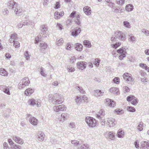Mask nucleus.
<instances>
[{
    "label": "nucleus",
    "instance_id": "nucleus-8",
    "mask_svg": "<svg viewBox=\"0 0 149 149\" xmlns=\"http://www.w3.org/2000/svg\"><path fill=\"white\" fill-rule=\"evenodd\" d=\"M11 86L0 85V90L3 91L4 93L9 95L10 94V90L11 89Z\"/></svg>",
    "mask_w": 149,
    "mask_h": 149
},
{
    "label": "nucleus",
    "instance_id": "nucleus-6",
    "mask_svg": "<svg viewBox=\"0 0 149 149\" xmlns=\"http://www.w3.org/2000/svg\"><path fill=\"white\" fill-rule=\"evenodd\" d=\"M27 118H29V122L34 126H36L38 123V120L35 117L33 116L31 114L27 115Z\"/></svg>",
    "mask_w": 149,
    "mask_h": 149
},
{
    "label": "nucleus",
    "instance_id": "nucleus-42",
    "mask_svg": "<svg viewBox=\"0 0 149 149\" xmlns=\"http://www.w3.org/2000/svg\"><path fill=\"white\" fill-rule=\"evenodd\" d=\"M63 42L64 41L63 39L62 38H61L56 41V45L59 46H61Z\"/></svg>",
    "mask_w": 149,
    "mask_h": 149
},
{
    "label": "nucleus",
    "instance_id": "nucleus-55",
    "mask_svg": "<svg viewBox=\"0 0 149 149\" xmlns=\"http://www.w3.org/2000/svg\"><path fill=\"white\" fill-rule=\"evenodd\" d=\"M147 79L145 77L141 78V81L143 84H146L147 82Z\"/></svg>",
    "mask_w": 149,
    "mask_h": 149
},
{
    "label": "nucleus",
    "instance_id": "nucleus-26",
    "mask_svg": "<svg viewBox=\"0 0 149 149\" xmlns=\"http://www.w3.org/2000/svg\"><path fill=\"white\" fill-rule=\"evenodd\" d=\"M34 90L32 88H28L25 91V94L27 96H29L34 92Z\"/></svg>",
    "mask_w": 149,
    "mask_h": 149
},
{
    "label": "nucleus",
    "instance_id": "nucleus-46",
    "mask_svg": "<svg viewBox=\"0 0 149 149\" xmlns=\"http://www.w3.org/2000/svg\"><path fill=\"white\" fill-rule=\"evenodd\" d=\"M106 5L109 6V7L114 9L115 6V3H114L111 1L108 4H106Z\"/></svg>",
    "mask_w": 149,
    "mask_h": 149
},
{
    "label": "nucleus",
    "instance_id": "nucleus-32",
    "mask_svg": "<svg viewBox=\"0 0 149 149\" xmlns=\"http://www.w3.org/2000/svg\"><path fill=\"white\" fill-rule=\"evenodd\" d=\"M80 15L77 14L75 15V22L78 25H80L81 23L80 21Z\"/></svg>",
    "mask_w": 149,
    "mask_h": 149
},
{
    "label": "nucleus",
    "instance_id": "nucleus-10",
    "mask_svg": "<svg viewBox=\"0 0 149 149\" xmlns=\"http://www.w3.org/2000/svg\"><path fill=\"white\" fill-rule=\"evenodd\" d=\"M29 102L31 105H36L38 107H40L41 106L40 100H38L33 98L29 100Z\"/></svg>",
    "mask_w": 149,
    "mask_h": 149
},
{
    "label": "nucleus",
    "instance_id": "nucleus-23",
    "mask_svg": "<svg viewBox=\"0 0 149 149\" xmlns=\"http://www.w3.org/2000/svg\"><path fill=\"white\" fill-rule=\"evenodd\" d=\"M64 12H61L60 13L58 12H56L54 14V17L56 19H58L64 15Z\"/></svg>",
    "mask_w": 149,
    "mask_h": 149
},
{
    "label": "nucleus",
    "instance_id": "nucleus-11",
    "mask_svg": "<svg viewBox=\"0 0 149 149\" xmlns=\"http://www.w3.org/2000/svg\"><path fill=\"white\" fill-rule=\"evenodd\" d=\"M116 124V122L115 121V119L113 118H109L107 121V125L109 127H113Z\"/></svg>",
    "mask_w": 149,
    "mask_h": 149
},
{
    "label": "nucleus",
    "instance_id": "nucleus-17",
    "mask_svg": "<svg viewBox=\"0 0 149 149\" xmlns=\"http://www.w3.org/2000/svg\"><path fill=\"white\" fill-rule=\"evenodd\" d=\"M106 103L109 107H113L115 106V102L112 100L109 99L105 100Z\"/></svg>",
    "mask_w": 149,
    "mask_h": 149
},
{
    "label": "nucleus",
    "instance_id": "nucleus-53",
    "mask_svg": "<svg viewBox=\"0 0 149 149\" xmlns=\"http://www.w3.org/2000/svg\"><path fill=\"white\" fill-rule=\"evenodd\" d=\"M100 62V59L96 58L95 59L94 63L96 66H98L99 65Z\"/></svg>",
    "mask_w": 149,
    "mask_h": 149
},
{
    "label": "nucleus",
    "instance_id": "nucleus-59",
    "mask_svg": "<svg viewBox=\"0 0 149 149\" xmlns=\"http://www.w3.org/2000/svg\"><path fill=\"white\" fill-rule=\"evenodd\" d=\"M115 111L116 113L119 114L122 113L123 112V110L120 109H116L115 110Z\"/></svg>",
    "mask_w": 149,
    "mask_h": 149
},
{
    "label": "nucleus",
    "instance_id": "nucleus-1",
    "mask_svg": "<svg viewBox=\"0 0 149 149\" xmlns=\"http://www.w3.org/2000/svg\"><path fill=\"white\" fill-rule=\"evenodd\" d=\"M30 81L28 77H25L22 79L18 84V88L23 89L30 84Z\"/></svg>",
    "mask_w": 149,
    "mask_h": 149
},
{
    "label": "nucleus",
    "instance_id": "nucleus-21",
    "mask_svg": "<svg viewBox=\"0 0 149 149\" xmlns=\"http://www.w3.org/2000/svg\"><path fill=\"white\" fill-rule=\"evenodd\" d=\"M22 10L21 8L18 5L16 6V7H15L14 12L17 16L20 15V14L22 13Z\"/></svg>",
    "mask_w": 149,
    "mask_h": 149
},
{
    "label": "nucleus",
    "instance_id": "nucleus-9",
    "mask_svg": "<svg viewBox=\"0 0 149 149\" xmlns=\"http://www.w3.org/2000/svg\"><path fill=\"white\" fill-rule=\"evenodd\" d=\"M57 96H59V97H56V99H53L52 101V102L54 104H61L63 102V100H62L61 98V97L60 96V95L58 94H55L54 95V97H56Z\"/></svg>",
    "mask_w": 149,
    "mask_h": 149
},
{
    "label": "nucleus",
    "instance_id": "nucleus-51",
    "mask_svg": "<svg viewBox=\"0 0 149 149\" xmlns=\"http://www.w3.org/2000/svg\"><path fill=\"white\" fill-rule=\"evenodd\" d=\"M26 20L24 21H22V22H23L24 26L30 24V21H29V20L27 18H26Z\"/></svg>",
    "mask_w": 149,
    "mask_h": 149
},
{
    "label": "nucleus",
    "instance_id": "nucleus-33",
    "mask_svg": "<svg viewBox=\"0 0 149 149\" xmlns=\"http://www.w3.org/2000/svg\"><path fill=\"white\" fill-rule=\"evenodd\" d=\"M77 149H90L89 145L87 144H84L78 147Z\"/></svg>",
    "mask_w": 149,
    "mask_h": 149
},
{
    "label": "nucleus",
    "instance_id": "nucleus-30",
    "mask_svg": "<svg viewBox=\"0 0 149 149\" xmlns=\"http://www.w3.org/2000/svg\"><path fill=\"white\" fill-rule=\"evenodd\" d=\"M0 74L3 76H7L8 75V72L3 68H0Z\"/></svg>",
    "mask_w": 149,
    "mask_h": 149
},
{
    "label": "nucleus",
    "instance_id": "nucleus-2",
    "mask_svg": "<svg viewBox=\"0 0 149 149\" xmlns=\"http://www.w3.org/2000/svg\"><path fill=\"white\" fill-rule=\"evenodd\" d=\"M85 121L88 125L90 127H93L96 125V120L92 117L87 116L85 118Z\"/></svg>",
    "mask_w": 149,
    "mask_h": 149
},
{
    "label": "nucleus",
    "instance_id": "nucleus-3",
    "mask_svg": "<svg viewBox=\"0 0 149 149\" xmlns=\"http://www.w3.org/2000/svg\"><path fill=\"white\" fill-rule=\"evenodd\" d=\"M114 36L116 38L120 40L124 41L126 39V35L123 32L119 31H116L114 33Z\"/></svg>",
    "mask_w": 149,
    "mask_h": 149
},
{
    "label": "nucleus",
    "instance_id": "nucleus-12",
    "mask_svg": "<svg viewBox=\"0 0 149 149\" xmlns=\"http://www.w3.org/2000/svg\"><path fill=\"white\" fill-rule=\"evenodd\" d=\"M123 77L124 79L127 81H133L134 80L132 74L128 73H125L123 75Z\"/></svg>",
    "mask_w": 149,
    "mask_h": 149
},
{
    "label": "nucleus",
    "instance_id": "nucleus-49",
    "mask_svg": "<svg viewBox=\"0 0 149 149\" xmlns=\"http://www.w3.org/2000/svg\"><path fill=\"white\" fill-rule=\"evenodd\" d=\"M141 31L147 36H149V31L145 29H143L141 30Z\"/></svg>",
    "mask_w": 149,
    "mask_h": 149
},
{
    "label": "nucleus",
    "instance_id": "nucleus-60",
    "mask_svg": "<svg viewBox=\"0 0 149 149\" xmlns=\"http://www.w3.org/2000/svg\"><path fill=\"white\" fill-rule=\"evenodd\" d=\"M69 127L72 129L75 128V125L74 123H70Z\"/></svg>",
    "mask_w": 149,
    "mask_h": 149
},
{
    "label": "nucleus",
    "instance_id": "nucleus-56",
    "mask_svg": "<svg viewBox=\"0 0 149 149\" xmlns=\"http://www.w3.org/2000/svg\"><path fill=\"white\" fill-rule=\"evenodd\" d=\"M2 13L4 15H7L8 14L9 11L7 9L5 8L2 11Z\"/></svg>",
    "mask_w": 149,
    "mask_h": 149
},
{
    "label": "nucleus",
    "instance_id": "nucleus-62",
    "mask_svg": "<svg viewBox=\"0 0 149 149\" xmlns=\"http://www.w3.org/2000/svg\"><path fill=\"white\" fill-rule=\"evenodd\" d=\"M24 26L23 22H21L19 23L17 26V27L18 28H22V27Z\"/></svg>",
    "mask_w": 149,
    "mask_h": 149
},
{
    "label": "nucleus",
    "instance_id": "nucleus-40",
    "mask_svg": "<svg viewBox=\"0 0 149 149\" xmlns=\"http://www.w3.org/2000/svg\"><path fill=\"white\" fill-rule=\"evenodd\" d=\"M143 123L141 122L139 123V125L138 126L137 129L139 131H141L143 129Z\"/></svg>",
    "mask_w": 149,
    "mask_h": 149
},
{
    "label": "nucleus",
    "instance_id": "nucleus-25",
    "mask_svg": "<svg viewBox=\"0 0 149 149\" xmlns=\"http://www.w3.org/2000/svg\"><path fill=\"white\" fill-rule=\"evenodd\" d=\"M125 10L128 12H131L134 9V6L132 4H128L126 5L125 8Z\"/></svg>",
    "mask_w": 149,
    "mask_h": 149
},
{
    "label": "nucleus",
    "instance_id": "nucleus-19",
    "mask_svg": "<svg viewBox=\"0 0 149 149\" xmlns=\"http://www.w3.org/2000/svg\"><path fill=\"white\" fill-rule=\"evenodd\" d=\"M40 46L41 52L42 53H45L44 50L46 49L47 47V44L45 42L41 43L40 44Z\"/></svg>",
    "mask_w": 149,
    "mask_h": 149
},
{
    "label": "nucleus",
    "instance_id": "nucleus-47",
    "mask_svg": "<svg viewBox=\"0 0 149 149\" xmlns=\"http://www.w3.org/2000/svg\"><path fill=\"white\" fill-rule=\"evenodd\" d=\"M135 98V97L133 95H130L127 98V100L128 101H130L133 100Z\"/></svg>",
    "mask_w": 149,
    "mask_h": 149
},
{
    "label": "nucleus",
    "instance_id": "nucleus-22",
    "mask_svg": "<svg viewBox=\"0 0 149 149\" xmlns=\"http://www.w3.org/2000/svg\"><path fill=\"white\" fill-rule=\"evenodd\" d=\"M16 6H17V3L14 1H11L8 3V6L10 9H13Z\"/></svg>",
    "mask_w": 149,
    "mask_h": 149
},
{
    "label": "nucleus",
    "instance_id": "nucleus-50",
    "mask_svg": "<svg viewBox=\"0 0 149 149\" xmlns=\"http://www.w3.org/2000/svg\"><path fill=\"white\" fill-rule=\"evenodd\" d=\"M25 57L26 60H28L30 56V55L29 53V52L26 51L25 53Z\"/></svg>",
    "mask_w": 149,
    "mask_h": 149
},
{
    "label": "nucleus",
    "instance_id": "nucleus-24",
    "mask_svg": "<svg viewBox=\"0 0 149 149\" xmlns=\"http://www.w3.org/2000/svg\"><path fill=\"white\" fill-rule=\"evenodd\" d=\"M94 95L96 97L101 96L104 95V92L100 90H96L94 91Z\"/></svg>",
    "mask_w": 149,
    "mask_h": 149
},
{
    "label": "nucleus",
    "instance_id": "nucleus-44",
    "mask_svg": "<svg viewBox=\"0 0 149 149\" xmlns=\"http://www.w3.org/2000/svg\"><path fill=\"white\" fill-rule=\"evenodd\" d=\"M112 81L114 83L119 84L120 83V78L118 77H116L113 79Z\"/></svg>",
    "mask_w": 149,
    "mask_h": 149
},
{
    "label": "nucleus",
    "instance_id": "nucleus-20",
    "mask_svg": "<svg viewBox=\"0 0 149 149\" xmlns=\"http://www.w3.org/2000/svg\"><path fill=\"white\" fill-rule=\"evenodd\" d=\"M109 91L111 93L115 94L118 95L119 94V89L118 88L116 87H112L109 89Z\"/></svg>",
    "mask_w": 149,
    "mask_h": 149
},
{
    "label": "nucleus",
    "instance_id": "nucleus-35",
    "mask_svg": "<svg viewBox=\"0 0 149 149\" xmlns=\"http://www.w3.org/2000/svg\"><path fill=\"white\" fill-rule=\"evenodd\" d=\"M124 132L123 130H119L117 132V136L119 138L123 137L124 136Z\"/></svg>",
    "mask_w": 149,
    "mask_h": 149
},
{
    "label": "nucleus",
    "instance_id": "nucleus-63",
    "mask_svg": "<svg viewBox=\"0 0 149 149\" xmlns=\"http://www.w3.org/2000/svg\"><path fill=\"white\" fill-rule=\"evenodd\" d=\"M129 36V39L130 41L133 42L135 40V38L134 36L132 35L131 36Z\"/></svg>",
    "mask_w": 149,
    "mask_h": 149
},
{
    "label": "nucleus",
    "instance_id": "nucleus-43",
    "mask_svg": "<svg viewBox=\"0 0 149 149\" xmlns=\"http://www.w3.org/2000/svg\"><path fill=\"white\" fill-rule=\"evenodd\" d=\"M75 101L77 104H80L81 102L82 99L81 97L77 96L75 99Z\"/></svg>",
    "mask_w": 149,
    "mask_h": 149
},
{
    "label": "nucleus",
    "instance_id": "nucleus-52",
    "mask_svg": "<svg viewBox=\"0 0 149 149\" xmlns=\"http://www.w3.org/2000/svg\"><path fill=\"white\" fill-rule=\"evenodd\" d=\"M134 145L136 148L139 149V141L138 140H136L135 141L134 143Z\"/></svg>",
    "mask_w": 149,
    "mask_h": 149
},
{
    "label": "nucleus",
    "instance_id": "nucleus-4",
    "mask_svg": "<svg viewBox=\"0 0 149 149\" xmlns=\"http://www.w3.org/2000/svg\"><path fill=\"white\" fill-rule=\"evenodd\" d=\"M117 52L121 54L119 56V58L121 60H122L126 56L127 54L126 49L124 47H122L117 50Z\"/></svg>",
    "mask_w": 149,
    "mask_h": 149
},
{
    "label": "nucleus",
    "instance_id": "nucleus-64",
    "mask_svg": "<svg viewBox=\"0 0 149 149\" xmlns=\"http://www.w3.org/2000/svg\"><path fill=\"white\" fill-rule=\"evenodd\" d=\"M3 146L4 149H9L8 143L6 142H5L3 143Z\"/></svg>",
    "mask_w": 149,
    "mask_h": 149
},
{
    "label": "nucleus",
    "instance_id": "nucleus-34",
    "mask_svg": "<svg viewBox=\"0 0 149 149\" xmlns=\"http://www.w3.org/2000/svg\"><path fill=\"white\" fill-rule=\"evenodd\" d=\"M61 117L64 120H66L69 117V114L66 113H64L61 114Z\"/></svg>",
    "mask_w": 149,
    "mask_h": 149
},
{
    "label": "nucleus",
    "instance_id": "nucleus-16",
    "mask_svg": "<svg viewBox=\"0 0 149 149\" xmlns=\"http://www.w3.org/2000/svg\"><path fill=\"white\" fill-rule=\"evenodd\" d=\"M81 31V29L78 27L73 30L71 32V35L74 37L77 36L80 33Z\"/></svg>",
    "mask_w": 149,
    "mask_h": 149
},
{
    "label": "nucleus",
    "instance_id": "nucleus-28",
    "mask_svg": "<svg viewBox=\"0 0 149 149\" xmlns=\"http://www.w3.org/2000/svg\"><path fill=\"white\" fill-rule=\"evenodd\" d=\"M146 141H143L141 143L140 149H148Z\"/></svg>",
    "mask_w": 149,
    "mask_h": 149
},
{
    "label": "nucleus",
    "instance_id": "nucleus-15",
    "mask_svg": "<svg viewBox=\"0 0 149 149\" xmlns=\"http://www.w3.org/2000/svg\"><path fill=\"white\" fill-rule=\"evenodd\" d=\"M78 68L82 70L85 69L86 66V63L84 61H81L77 63Z\"/></svg>",
    "mask_w": 149,
    "mask_h": 149
},
{
    "label": "nucleus",
    "instance_id": "nucleus-37",
    "mask_svg": "<svg viewBox=\"0 0 149 149\" xmlns=\"http://www.w3.org/2000/svg\"><path fill=\"white\" fill-rule=\"evenodd\" d=\"M40 74L43 77H46L47 74L45 73V69L42 67H41L40 69Z\"/></svg>",
    "mask_w": 149,
    "mask_h": 149
},
{
    "label": "nucleus",
    "instance_id": "nucleus-13",
    "mask_svg": "<svg viewBox=\"0 0 149 149\" xmlns=\"http://www.w3.org/2000/svg\"><path fill=\"white\" fill-rule=\"evenodd\" d=\"M12 139L17 143L20 145H22L24 143L23 139L18 136H13Z\"/></svg>",
    "mask_w": 149,
    "mask_h": 149
},
{
    "label": "nucleus",
    "instance_id": "nucleus-29",
    "mask_svg": "<svg viewBox=\"0 0 149 149\" xmlns=\"http://www.w3.org/2000/svg\"><path fill=\"white\" fill-rule=\"evenodd\" d=\"M45 135L42 132L39 133L38 135V139L40 141H42L44 140Z\"/></svg>",
    "mask_w": 149,
    "mask_h": 149
},
{
    "label": "nucleus",
    "instance_id": "nucleus-18",
    "mask_svg": "<svg viewBox=\"0 0 149 149\" xmlns=\"http://www.w3.org/2000/svg\"><path fill=\"white\" fill-rule=\"evenodd\" d=\"M83 11L84 13L87 15H90L91 13V10L89 7L86 6L83 8Z\"/></svg>",
    "mask_w": 149,
    "mask_h": 149
},
{
    "label": "nucleus",
    "instance_id": "nucleus-48",
    "mask_svg": "<svg viewBox=\"0 0 149 149\" xmlns=\"http://www.w3.org/2000/svg\"><path fill=\"white\" fill-rule=\"evenodd\" d=\"M20 43L19 42L15 41L14 42L13 46L15 47L18 48L19 47Z\"/></svg>",
    "mask_w": 149,
    "mask_h": 149
},
{
    "label": "nucleus",
    "instance_id": "nucleus-58",
    "mask_svg": "<svg viewBox=\"0 0 149 149\" xmlns=\"http://www.w3.org/2000/svg\"><path fill=\"white\" fill-rule=\"evenodd\" d=\"M10 38H11L13 40L15 41L17 38V34L16 33H14L11 35Z\"/></svg>",
    "mask_w": 149,
    "mask_h": 149
},
{
    "label": "nucleus",
    "instance_id": "nucleus-27",
    "mask_svg": "<svg viewBox=\"0 0 149 149\" xmlns=\"http://www.w3.org/2000/svg\"><path fill=\"white\" fill-rule=\"evenodd\" d=\"M75 49L78 51H80L82 50V45L79 43H77L75 44Z\"/></svg>",
    "mask_w": 149,
    "mask_h": 149
},
{
    "label": "nucleus",
    "instance_id": "nucleus-5",
    "mask_svg": "<svg viewBox=\"0 0 149 149\" xmlns=\"http://www.w3.org/2000/svg\"><path fill=\"white\" fill-rule=\"evenodd\" d=\"M41 33L40 34V38H45L48 36V31L47 29L44 25H42L41 26Z\"/></svg>",
    "mask_w": 149,
    "mask_h": 149
},
{
    "label": "nucleus",
    "instance_id": "nucleus-39",
    "mask_svg": "<svg viewBox=\"0 0 149 149\" xmlns=\"http://www.w3.org/2000/svg\"><path fill=\"white\" fill-rule=\"evenodd\" d=\"M121 45V43L120 42H118L116 43L115 44H113L111 45V47L114 48L115 49H116L118 47L120 46Z\"/></svg>",
    "mask_w": 149,
    "mask_h": 149
},
{
    "label": "nucleus",
    "instance_id": "nucleus-41",
    "mask_svg": "<svg viewBox=\"0 0 149 149\" xmlns=\"http://www.w3.org/2000/svg\"><path fill=\"white\" fill-rule=\"evenodd\" d=\"M127 111L130 112H134L136 111L135 109L132 107L128 106L127 107Z\"/></svg>",
    "mask_w": 149,
    "mask_h": 149
},
{
    "label": "nucleus",
    "instance_id": "nucleus-57",
    "mask_svg": "<svg viewBox=\"0 0 149 149\" xmlns=\"http://www.w3.org/2000/svg\"><path fill=\"white\" fill-rule=\"evenodd\" d=\"M71 143L75 146L79 145V144H80L79 142L78 141H77L75 140H72L71 141Z\"/></svg>",
    "mask_w": 149,
    "mask_h": 149
},
{
    "label": "nucleus",
    "instance_id": "nucleus-38",
    "mask_svg": "<svg viewBox=\"0 0 149 149\" xmlns=\"http://www.w3.org/2000/svg\"><path fill=\"white\" fill-rule=\"evenodd\" d=\"M84 44L86 47L90 48L91 46V42L88 40H85L84 41Z\"/></svg>",
    "mask_w": 149,
    "mask_h": 149
},
{
    "label": "nucleus",
    "instance_id": "nucleus-54",
    "mask_svg": "<svg viewBox=\"0 0 149 149\" xmlns=\"http://www.w3.org/2000/svg\"><path fill=\"white\" fill-rule=\"evenodd\" d=\"M42 38H40V35L38 36L35 38V44H38L39 42L40 39Z\"/></svg>",
    "mask_w": 149,
    "mask_h": 149
},
{
    "label": "nucleus",
    "instance_id": "nucleus-45",
    "mask_svg": "<svg viewBox=\"0 0 149 149\" xmlns=\"http://www.w3.org/2000/svg\"><path fill=\"white\" fill-rule=\"evenodd\" d=\"M123 25L124 26L128 28H130L131 26L130 25V24L129 22L127 21H124L123 22Z\"/></svg>",
    "mask_w": 149,
    "mask_h": 149
},
{
    "label": "nucleus",
    "instance_id": "nucleus-7",
    "mask_svg": "<svg viewBox=\"0 0 149 149\" xmlns=\"http://www.w3.org/2000/svg\"><path fill=\"white\" fill-rule=\"evenodd\" d=\"M66 108V106L63 104L55 106L53 107L54 111L56 112H58L60 111H62L65 110Z\"/></svg>",
    "mask_w": 149,
    "mask_h": 149
},
{
    "label": "nucleus",
    "instance_id": "nucleus-14",
    "mask_svg": "<svg viewBox=\"0 0 149 149\" xmlns=\"http://www.w3.org/2000/svg\"><path fill=\"white\" fill-rule=\"evenodd\" d=\"M105 111L102 109H101L96 114V116L99 119H102L105 115Z\"/></svg>",
    "mask_w": 149,
    "mask_h": 149
},
{
    "label": "nucleus",
    "instance_id": "nucleus-61",
    "mask_svg": "<svg viewBox=\"0 0 149 149\" xmlns=\"http://www.w3.org/2000/svg\"><path fill=\"white\" fill-rule=\"evenodd\" d=\"M138 101L139 100L138 99H134L132 102V104L133 105H136L138 103Z\"/></svg>",
    "mask_w": 149,
    "mask_h": 149
},
{
    "label": "nucleus",
    "instance_id": "nucleus-31",
    "mask_svg": "<svg viewBox=\"0 0 149 149\" xmlns=\"http://www.w3.org/2000/svg\"><path fill=\"white\" fill-rule=\"evenodd\" d=\"M115 133L113 132H109L108 134V138L112 140H113L115 138Z\"/></svg>",
    "mask_w": 149,
    "mask_h": 149
},
{
    "label": "nucleus",
    "instance_id": "nucleus-36",
    "mask_svg": "<svg viewBox=\"0 0 149 149\" xmlns=\"http://www.w3.org/2000/svg\"><path fill=\"white\" fill-rule=\"evenodd\" d=\"M125 0H115L116 4L119 6H122L125 3Z\"/></svg>",
    "mask_w": 149,
    "mask_h": 149
}]
</instances>
